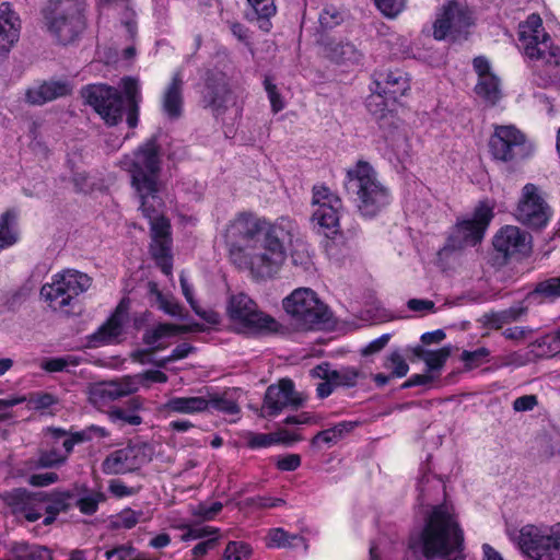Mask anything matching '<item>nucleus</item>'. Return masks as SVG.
Wrapping results in <instances>:
<instances>
[{
	"label": "nucleus",
	"mask_w": 560,
	"mask_h": 560,
	"mask_svg": "<svg viewBox=\"0 0 560 560\" xmlns=\"http://www.w3.org/2000/svg\"><path fill=\"white\" fill-rule=\"evenodd\" d=\"M131 187L140 200L139 210L149 221V254L165 276L173 271V235L171 220L163 213L164 200L160 196L161 158L155 137L139 145L133 158L126 162Z\"/></svg>",
	"instance_id": "1"
},
{
	"label": "nucleus",
	"mask_w": 560,
	"mask_h": 560,
	"mask_svg": "<svg viewBox=\"0 0 560 560\" xmlns=\"http://www.w3.org/2000/svg\"><path fill=\"white\" fill-rule=\"evenodd\" d=\"M408 549L424 560H465V535L454 509L445 503L432 506L421 530L410 535Z\"/></svg>",
	"instance_id": "2"
},
{
	"label": "nucleus",
	"mask_w": 560,
	"mask_h": 560,
	"mask_svg": "<svg viewBox=\"0 0 560 560\" xmlns=\"http://www.w3.org/2000/svg\"><path fill=\"white\" fill-rule=\"evenodd\" d=\"M120 85L122 94L110 85L100 83L84 86L81 95L109 127L117 126L122 120L125 97L126 122L133 129L139 124L141 86L139 80L133 77H124Z\"/></svg>",
	"instance_id": "3"
},
{
	"label": "nucleus",
	"mask_w": 560,
	"mask_h": 560,
	"mask_svg": "<svg viewBox=\"0 0 560 560\" xmlns=\"http://www.w3.org/2000/svg\"><path fill=\"white\" fill-rule=\"evenodd\" d=\"M343 187L364 218H375L392 202L389 188L378 179L377 172L364 160H359L346 171Z\"/></svg>",
	"instance_id": "4"
},
{
	"label": "nucleus",
	"mask_w": 560,
	"mask_h": 560,
	"mask_svg": "<svg viewBox=\"0 0 560 560\" xmlns=\"http://www.w3.org/2000/svg\"><path fill=\"white\" fill-rule=\"evenodd\" d=\"M86 9V0H47L42 16L57 44L68 46L79 40L88 25Z\"/></svg>",
	"instance_id": "5"
},
{
	"label": "nucleus",
	"mask_w": 560,
	"mask_h": 560,
	"mask_svg": "<svg viewBox=\"0 0 560 560\" xmlns=\"http://www.w3.org/2000/svg\"><path fill=\"white\" fill-rule=\"evenodd\" d=\"M494 218L493 207L487 200L480 201L470 218H457L450 228L444 245L439 249L440 257L460 252L467 246L480 244Z\"/></svg>",
	"instance_id": "6"
},
{
	"label": "nucleus",
	"mask_w": 560,
	"mask_h": 560,
	"mask_svg": "<svg viewBox=\"0 0 560 560\" xmlns=\"http://www.w3.org/2000/svg\"><path fill=\"white\" fill-rule=\"evenodd\" d=\"M226 315L240 331L250 335L277 334L282 328L276 318L262 312L256 301L244 292L229 296Z\"/></svg>",
	"instance_id": "7"
},
{
	"label": "nucleus",
	"mask_w": 560,
	"mask_h": 560,
	"mask_svg": "<svg viewBox=\"0 0 560 560\" xmlns=\"http://www.w3.org/2000/svg\"><path fill=\"white\" fill-rule=\"evenodd\" d=\"M476 25L475 11L465 2L450 0L438 12L432 36L435 40L466 42Z\"/></svg>",
	"instance_id": "8"
},
{
	"label": "nucleus",
	"mask_w": 560,
	"mask_h": 560,
	"mask_svg": "<svg viewBox=\"0 0 560 560\" xmlns=\"http://www.w3.org/2000/svg\"><path fill=\"white\" fill-rule=\"evenodd\" d=\"M91 281L85 273L66 270L54 275L50 283L43 284L40 296L52 311L71 314L79 295L88 291Z\"/></svg>",
	"instance_id": "9"
},
{
	"label": "nucleus",
	"mask_w": 560,
	"mask_h": 560,
	"mask_svg": "<svg viewBox=\"0 0 560 560\" xmlns=\"http://www.w3.org/2000/svg\"><path fill=\"white\" fill-rule=\"evenodd\" d=\"M518 40L525 56L529 59L560 66V48L553 45L551 36L545 32L538 14H530L524 23L520 24Z\"/></svg>",
	"instance_id": "10"
},
{
	"label": "nucleus",
	"mask_w": 560,
	"mask_h": 560,
	"mask_svg": "<svg viewBox=\"0 0 560 560\" xmlns=\"http://www.w3.org/2000/svg\"><path fill=\"white\" fill-rule=\"evenodd\" d=\"M284 311L300 325L312 327L330 320L328 306L323 303L315 291L308 288L295 289L282 301Z\"/></svg>",
	"instance_id": "11"
},
{
	"label": "nucleus",
	"mask_w": 560,
	"mask_h": 560,
	"mask_svg": "<svg viewBox=\"0 0 560 560\" xmlns=\"http://www.w3.org/2000/svg\"><path fill=\"white\" fill-rule=\"evenodd\" d=\"M516 220L532 230L545 229L552 218V209L540 195L537 185L527 183L515 210Z\"/></svg>",
	"instance_id": "12"
},
{
	"label": "nucleus",
	"mask_w": 560,
	"mask_h": 560,
	"mask_svg": "<svg viewBox=\"0 0 560 560\" xmlns=\"http://www.w3.org/2000/svg\"><path fill=\"white\" fill-rule=\"evenodd\" d=\"M152 460V447L148 443H129L127 446L110 452L102 462L105 475H126L140 469Z\"/></svg>",
	"instance_id": "13"
},
{
	"label": "nucleus",
	"mask_w": 560,
	"mask_h": 560,
	"mask_svg": "<svg viewBox=\"0 0 560 560\" xmlns=\"http://www.w3.org/2000/svg\"><path fill=\"white\" fill-rule=\"evenodd\" d=\"M201 101L215 118L222 117L233 103L231 78L218 67L207 69L203 77Z\"/></svg>",
	"instance_id": "14"
},
{
	"label": "nucleus",
	"mask_w": 560,
	"mask_h": 560,
	"mask_svg": "<svg viewBox=\"0 0 560 560\" xmlns=\"http://www.w3.org/2000/svg\"><path fill=\"white\" fill-rule=\"evenodd\" d=\"M517 545L533 560H560V535H544L534 525L521 528Z\"/></svg>",
	"instance_id": "15"
},
{
	"label": "nucleus",
	"mask_w": 560,
	"mask_h": 560,
	"mask_svg": "<svg viewBox=\"0 0 560 560\" xmlns=\"http://www.w3.org/2000/svg\"><path fill=\"white\" fill-rule=\"evenodd\" d=\"M526 137L514 126H495L489 139V153L493 160L512 162L525 155Z\"/></svg>",
	"instance_id": "16"
},
{
	"label": "nucleus",
	"mask_w": 560,
	"mask_h": 560,
	"mask_svg": "<svg viewBox=\"0 0 560 560\" xmlns=\"http://www.w3.org/2000/svg\"><path fill=\"white\" fill-rule=\"evenodd\" d=\"M492 245L495 259H500V265H505L513 258L518 260L530 253L532 237L517 226L504 225L493 236Z\"/></svg>",
	"instance_id": "17"
},
{
	"label": "nucleus",
	"mask_w": 560,
	"mask_h": 560,
	"mask_svg": "<svg viewBox=\"0 0 560 560\" xmlns=\"http://www.w3.org/2000/svg\"><path fill=\"white\" fill-rule=\"evenodd\" d=\"M43 491H31L26 488H13L0 494L3 504L16 518L34 523L43 516Z\"/></svg>",
	"instance_id": "18"
},
{
	"label": "nucleus",
	"mask_w": 560,
	"mask_h": 560,
	"mask_svg": "<svg viewBox=\"0 0 560 560\" xmlns=\"http://www.w3.org/2000/svg\"><path fill=\"white\" fill-rule=\"evenodd\" d=\"M303 399L295 392L294 383L290 378H282L277 385L268 386L264 397V409L268 417L279 416L283 409L291 407L298 409Z\"/></svg>",
	"instance_id": "19"
},
{
	"label": "nucleus",
	"mask_w": 560,
	"mask_h": 560,
	"mask_svg": "<svg viewBox=\"0 0 560 560\" xmlns=\"http://www.w3.org/2000/svg\"><path fill=\"white\" fill-rule=\"evenodd\" d=\"M138 390L135 377L125 376L120 381L105 382L95 385L90 392V401L102 409L112 407L114 401L129 396Z\"/></svg>",
	"instance_id": "20"
},
{
	"label": "nucleus",
	"mask_w": 560,
	"mask_h": 560,
	"mask_svg": "<svg viewBox=\"0 0 560 560\" xmlns=\"http://www.w3.org/2000/svg\"><path fill=\"white\" fill-rule=\"evenodd\" d=\"M373 78L374 88L393 102H397L398 97L406 95L411 89V79L401 69L375 72Z\"/></svg>",
	"instance_id": "21"
},
{
	"label": "nucleus",
	"mask_w": 560,
	"mask_h": 560,
	"mask_svg": "<svg viewBox=\"0 0 560 560\" xmlns=\"http://www.w3.org/2000/svg\"><path fill=\"white\" fill-rule=\"evenodd\" d=\"M129 310L130 300L122 298L105 323L100 326L94 338L104 342L118 338L124 332V326L128 322Z\"/></svg>",
	"instance_id": "22"
},
{
	"label": "nucleus",
	"mask_w": 560,
	"mask_h": 560,
	"mask_svg": "<svg viewBox=\"0 0 560 560\" xmlns=\"http://www.w3.org/2000/svg\"><path fill=\"white\" fill-rule=\"evenodd\" d=\"M267 222L266 219L258 218L252 212H241L229 224L228 237L253 241L262 233Z\"/></svg>",
	"instance_id": "23"
},
{
	"label": "nucleus",
	"mask_w": 560,
	"mask_h": 560,
	"mask_svg": "<svg viewBox=\"0 0 560 560\" xmlns=\"http://www.w3.org/2000/svg\"><path fill=\"white\" fill-rule=\"evenodd\" d=\"M21 21L9 2L0 4V56L7 55L19 40Z\"/></svg>",
	"instance_id": "24"
},
{
	"label": "nucleus",
	"mask_w": 560,
	"mask_h": 560,
	"mask_svg": "<svg viewBox=\"0 0 560 560\" xmlns=\"http://www.w3.org/2000/svg\"><path fill=\"white\" fill-rule=\"evenodd\" d=\"M184 80L180 71L173 73L162 95V110L171 120L178 119L184 112Z\"/></svg>",
	"instance_id": "25"
},
{
	"label": "nucleus",
	"mask_w": 560,
	"mask_h": 560,
	"mask_svg": "<svg viewBox=\"0 0 560 560\" xmlns=\"http://www.w3.org/2000/svg\"><path fill=\"white\" fill-rule=\"evenodd\" d=\"M371 92L365 100L368 112L375 117L381 129L397 128L398 118L395 110L388 107V96L372 86Z\"/></svg>",
	"instance_id": "26"
},
{
	"label": "nucleus",
	"mask_w": 560,
	"mask_h": 560,
	"mask_svg": "<svg viewBox=\"0 0 560 560\" xmlns=\"http://www.w3.org/2000/svg\"><path fill=\"white\" fill-rule=\"evenodd\" d=\"M71 93L72 85L68 81H44L37 88L27 89L25 98L31 105H43Z\"/></svg>",
	"instance_id": "27"
},
{
	"label": "nucleus",
	"mask_w": 560,
	"mask_h": 560,
	"mask_svg": "<svg viewBox=\"0 0 560 560\" xmlns=\"http://www.w3.org/2000/svg\"><path fill=\"white\" fill-rule=\"evenodd\" d=\"M324 54L331 62L340 66L360 63L363 55L350 40H337L335 38L324 44Z\"/></svg>",
	"instance_id": "28"
},
{
	"label": "nucleus",
	"mask_w": 560,
	"mask_h": 560,
	"mask_svg": "<svg viewBox=\"0 0 560 560\" xmlns=\"http://www.w3.org/2000/svg\"><path fill=\"white\" fill-rule=\"evenodd\" d=\"M244 18L249 23L257 24L258 28L268 33L272 28L271 18L277 13L275 0H246Z\"/></svg>",
	"instance_id": "29"
},
{
	"label": "nucleus",
	"mask_w": 560,
	"mask_h": 560,
	"mask_svg": "<svg viewBox=\"0 0 560 560\" xmlns=\"http://www.w3.org/2000/svg\"><path fill=\"white\" fill-rule=\"evenodd\" d=\"M340 210L341 209L330 208L316 209L311 218L316 233L322 234L331 241H335L337 236H340Z\"/></svg>",
	"instance_id": "30"
},
{
	"label": "nucleus",
	"mask_w": 560,
	"mask_h": 560,
	"mask_svg": "<svg viewBox=\"0 0 560 560\" xmlns=\"http://www.w3.org/2000/svg\"><path fill=\"white\" fill-rule=\"evenodd\" d=\"M318 371L323 372V376H327L328 380L334 381L336 388L355 387L359 380L363 377L362 372L355 366H342L339 370H335L327 361L318 364Z\"/></svg>",
	"instance_id": "31"
},
{
	"label": "nucleus",
	"mask_w": 560,
	"mask_h": 560,
	"mask_svg": "<svg viewBox=\"0 0 560 560\" xmlns=\"http://www.w3.org/2000/svg\"><path fill=\"white\" fill-rule=\"evenodd\" d=\"M43 512L50 514L67 513L73 505L75 492L70 489H54L51 491H43Z\"/></svg>",
	"instance_id": "32"
},
{
	"label": "nucleus",
	"mask_w": 560,
	"mask_h": 560,
	"mask_svg": "<svg viewBox=\"0 0 560 560\" xmlns=\"http://www.w3.org/2000/svg\"><path fill=\"white\" fill-rule=\"evenodd\" d=\"M560 298V276L551 277L536 283L535 288L525 295V302L539 305L553 302Z\"/></svg>",
	"instance_id": "33"
},
{
	"label": "nucleus",
	"mask_w": 560,
	"mask_h": 560,
	"mask_svg": "<svg viewBox=\"0 0 560 560\" xmlns=\"http://www.w3.org/2000/svg\"><path fill=\"white\" fill-rule=\"evenodd\" d=\"M284 256H275L264 250L252 255V273L256 278H272L284 262Z\"/></svg>",
	"instance_id": "34"
},
{
	"label": "nucleus",
	"mask_w": 560,
	"mask_h": 560,
	"mask_svg": "<svg viewBox=\"0 0 560 560\" xmlns=\"http://www.w3.org/2000/svg\"><path fill=\"white\" fill-rule=\"evenodd\" d=\"M168 412L196 415L208 410L207 398L202 396L171 397L164 405Z\"/></svg>",
	"instance_id": "35"
},
{
	"label": "nucleus",
	"mask_w": 560,
	"mask_h": 560,
	"mask_svg": "<svg viewBox=\"0 0 560 560\" xmlns=\"http://www.w3.org/2000/svg\"><path fill=\"white\" fill-rule=\"evenodd\" d=\"M19 241L18 213L13 209H8L0 215V253L14 246Z\"/></svg>",
	"instance_id": "36"
},
{
	"label": "nucleus",
	"mask_w": 560,
	"mask_h": 560,
	"mask_svg": "<svg viewBox=\"0 0 560 560\" xmlns=\"http://www.w3.org/2000/svg\"><path fill=\"white\" fill-rule=\"evenodd\" d=\"M80 497L74 499L73 504L78 508L81 514L92 516L98 511L101 503L106 501V494L96 489H91L86 486L79 488Z\"/></svg>",
	"instance_id": "37"
},
{
	"label": "nucleus",
	"mask_w": 560,
	"mask_h": 560,
	"mask_svg": "<svg viewBox=\"0 0 560 560\" xmlns=\"http://www.w3.org/2000/svg\"><path fill=\"white\" fill-rule=\"evenodd\" d=\"M264 238L261 243V248L271 253L275 256H284L287 257L284 244L282 241V236L284 233V228L281 223H270L267 222L266 229L262 231Z\"/></svg>",
	"instance_id": "38"
},
{
	"label": "nucleus",
	"mask_w": 560,
	"mask_h": 560,
	"mask_svg": "<svg viewBox=\"0 0 560 560\" xmlns=\"http://www.w3.org/2000/svg\"><path fill=\"white\" fill-rule=\"evenodd\" d=\"M11 553L14 560H52L49 548L26 541L14 542Z\"/></svg>",
	"instance_id": "39"
},
{
	"label": "nucleus",
	"mask_w": 560,
	"mask_h": 560,
	"mask_svg": "<svg viewBox=\"0 0 560 560\" xmlns=\"http://www.w3.org/2000/svg\"><path fill=\"white\" fill-rule=\"evenodd\" d=\"M25 399L28 410L39 412L40 415H52L51 408L58 405L59 399L56 395L48 392H32L27 395H19Z\"/></svg>",
	"instance_id": "40"
},
{
	"label": "nucleus",
	"mask_w": 560,
	"mask_h": 560,
	"mask_svg": "<svg viewBox=\"0 0 560 560\" xmlns=\"http://www.w3.org/2000/svg\"><path fill=\"white\" fill-rule=\"evenodd\" d=\"M108 435L109 433L105 428L92 424L81 431L68 432V438L63 439L62 448L71 454L74 445L90 442L94 436L103 439Z\"/></svg>",
	"instance_id": "41"
},
{
	"label": "nucleus",
	"mask_w": 560,
	"mask_h": 560,
	"mask_svg": "<svg viewBox=\"0 0 560 560\" xmlns=\"http://www.w3.org/2000/svg\"><path fill=\"white\" fill-rule=\"evenodd\" d=\"M475 93L488 104L495 105L502 97L499 77L493 73L478 79Z\"/></svg>",
	"instance_id": "42"
},
{
	"label": "nucleus",
	"mask_w": 560,
	"mask_h": 560,
	"mask_svg": "<svg viewBox=\"0 0 560 560\" xmlns=\"http://www.w3.org/2000/svg\"><path fill=\"white\" fill-rule=\"evenodd\" d=\"M131 401L135 402V399ZM137 408L133 404L126 408L114 406L107 410V416L112 423L119 427L139 425L142 423V417L136 412Z\"/></svg>",
	"instance_id": "43"
},
{
	"label": "nucleus",
	"mask_w": 560,
	"mask_h": 560,
	"mask_svg": "<svg viewBox=\"0 0 560 560\" xmlns=\"http://www.w3.org/2000/svg\"><path fill=\"white\" fill-rule=\"evenodd\" d=\"M312 205L317 206L316 209H342L341 198L324 184L313 186Z\"/></svg>",
	"instance_id": "44"
},
{
	"label": "nucleus",
	"mask_w": 560,
	"mask_h": 560,
	"mask_svg": "<svg viewBox=\"0 0 560 560\" xmlns=\"http://www.w3.org/2000/svg\"><path fill=\"white\" fill-rule=\"evenodd\" d=\"M208 412H219L228 416H236L241 412L238 402L228 393L214 394L207 398Z\"/></svg>",
	"instance_id": "45"
},
{
	"label": "nucleus",
	"mask_w": 560,
	"mask_h": 560,
	"mask_svg": "<svg viewBox=\"0 0 560 560\" xmlns=\"http://www.w3.org/2000/svg\"><path fill=\"white\" fill-rule=\"evenodd\" d=\"M48 446L49 448L40 450L38 453L36 462L38 468L58 467L65 464L70 455L65 448L57 447L56 445Z\"/></svg>",
	"instance_id": "46"
},
{
	"label": "nucleus",
	"mask_w": 560,
	"mask_h": 560,
	"mask_svg": "<svg viewBox=\"0 0 560 560\" xmlns=\"http://www.w3.org/2000/svg\"><path fill=\"white\" fill-rule=\"evenodd\" d=\"M346 11L335 4H326L319 13V25L324 31H330L343 23Z\"/></svg>",
	"instance_id": "47"
},
{
	"label": "nucleus",
	"mask_w": 560,
	"mask_h": 560,
	"mask_svg": "<svg viewBox=\"0 0 560 560\" xmlns=\"http://www.w3.org/2000/svg\"><path fill=\"white\" fill-rule=\"evenodd\" d=\"M352 422L342 421L336 424L332 428L319 431L313 439L312 444L316 445L318 443L332 444L336 443L345 432H348L353 429Z\"/></svg>",
	"instance_id": "48"
},
{
	"label": "nucleus",
	"mask_w": 560,
	"mask_h": 560,
	"mask_svg": "<svg viewBox=\"0 0 560 560\" xmlns=\"http://www.w3.org/2000/svg\"><path fill=\"white\" fill-rule=\"evenodd\" d=\"M82 362V359L77 355L67 354L63 357L48 358L45 359L40 368L48 373H56L66 371L69 366H78Z\"/></svg>",
	"instance_id": "49"
},
{
	"label": "nucleus",
	"mask_w": 560,
	"mask_h": 560,
	"mask_svg": "<svg viewBox=\"0 0 560 560\" xmlns=\"http://www.w3.org/2000/svg\"><path fill=\"white\" fill-rule=\"evenodd\" d=\"M266 539L269 548H288L293 546L294 540H300L302 537L296 534H290L281 527H275L269 529Z\"/></svg>",
	"instance_id": "50"
},
{
	"label": "nucleus",
	"mask_w": 560,
	"mask_h": 560,
	"mask_svg": "<svg viewBox=\"0 0 560 560\" xmlns=\"http://www.w3.org/2000/svg\"><path fill=\"white\" fill-rule=\"evenodd\" d=\"M253 556L252 546L242 540H231L226 544L222 560H249Z\"/></svg>",
	"instance_id": "51"
},
{
	"label": "nucleus",
	"mask_w": 560,
	"mask_h": 560,
	"mask_svg": "<svg viewBox=\"0 0 560 560\" xmlns=\"http://www.w3.org/2000/svg\"><path fill=\"white\" fill-rule=\"evenodd\" d=\"M149 291L156 296L159 307L167 315L182 316L183 306L173 298L165 296L155 282H149Z\"/></svg>",
	"instance_id": "52"
},
{
	"label": "nucleus",
	"mask_w": 560,
	"mask_h": 560,
	"mask_svg": "<svg viewBox=\"0 0 560 560\" xmlns=\"http://www.w3.org/2000/svg\"><path fill=\"white\" fill-rule=\"evenodd\" d=\"M450 357H451V346H444L438 350H429L428 354L423 361L427 366V372L440 373Z\"/></svg>",
	"instance_id": "53"
},
{
	"label": "nucleus",
	"mask_w": 560,
	"mask_h": 560,
	"mask_svg": "<svg viewBox=\"0 0 560 560\" xmlns=\"http://www.w3.org/2000/svg\"><path fill=\"white\" fill-rule=\"evenodd\" d=\"M176 324L160 323L152 329H147L142 336V341L147 346H153L162 338L176 336Z\"/></svg>",
	"instance_id": "54"
},
{
	"label": "nucleus",
	"mask_w": 560,
	"mask_h": 560,
	"mask_svg": "<svg viewBox=\"0 0 560 560\" xmlns=\"http://www.w3.org/2000/svg\"><path fill=\"white\" fill-rule=\"evenodd\" d=\"M229 259L236 268L252 271V255L243 246L229 243Z\"/></svg>",
	"instance_id": "55"
},
{
	"label": "nucleus",
	"mask_w": 560,
	"mask_h": 560,
	"mask_svg": "<svg viewBox=\"0 0 560 560\" xmlns=\"http://www.w3.org/2000/svg\"><path fill=\"white\" fill-rule=\"evenodd\" d=\"M383 366L390 370L392 376L401 378L407 375L409 365L398 351H393L385 360Z\"/></svg>",
	"instance_id": "56"
},
{
	"label": "nucleus",
	"mask_w": 560,
	"mask_h": 560,
	"mask_svg": "<svg viewBox=\"0 0 560 560\" xmlns=\"http://www.w3.org/2000/svg\"><path fill=\"white\" fill-rule=\"evenodd\" d=\"M408 0H373L375 8L387 19H395L407 7Z\"/></svg>",
	"instance_id": "57"
},
{
	"label": "nucleus",
	"mask_w": 560,
	"mask_h": 560,
	"mask_svg": "<svg viewBox=\"0 0 560 560\" xmlns=\"http://www.w3.org/2000/svg\"><path fill=\"white\" fill-rule=\"evenodd\" d=\"M264 88L270 102L271 112L278 114L283 110L285 102L269 75H266L264 79Z\"/></svg>",
	"instance_id": "58"
},
{
	"label": "nucleus",
	"mask_w": 560,
	"mask_h": 560,
	"mask_svg": "<svg viewBox=\"0 0 560 560\" xmlns=\"http://www.w3.org/2000/svg\"><path fill=\"white\" fill-rule=\"evenodd\" d=\"M278 443L279 440L275 433L249 432L246 438V445L250 450L267 448Z\"/></svg>",
	"instance_id": "59"
},
{
	"label": "nucleus",
	"mask_w": 560,
	"mask_h": 560,
	"mask_svg": "<svg viewBox=\"0 0 560 560\" xmlns=\"http://www.w3.org/2000/svg\"><path fill=\"white\" fill-rule=\"evenodd\" d=\"M489 355L490 351L488 348L479 347L472 351L464 350L460 354V359L464 362L466 369L472 370L486 362Z\"/></svg>",
	"instance_id": "60"
},
{
	"label": "nucleus",
	"mask_w": 560,
	"mask_h": 560,
	"mask_svg": "<svg viewBox=\"0 0 560 560\" xmlns=\"http://www.w3.org/2000/svg\"><path fill=\"white\" fill-rule=\"evenodd\" d=\"M529 305L530 304H527L524 299L523 301L510 306L509 308L499 311V313L503 319V323L509 325L520 320L522 317L527 315Z\"/></svg>",
	"instance_id": "61"
},
{
	"label": "nucleus",
	"mask_w": 560,
	"mask_h": 560,
	"mask_svg": "<svg viewBox=\"0 0 560 560\" xmlns=\"http://www.w3.org/2000/svg\"><path fill=\"white\" fill-rule=\"evenodd\" d=\"M292 262L294 266L301 267L307 271L313 265L312 256L308 252L306 244H296L291 253Z\"/></svg>",
	"instance_id": "62"
},
{
	"label": "nucleus",
	"mask_w": 560,
	"mask_h": 560,
	"mask_svg": "<svg viewBox=\"0 0 560 560\" xmlns=\"http://www.w3.org/2000/svg\"><path fill=\"white\" fill-rule=\"evenodd\" d=\"M546 339H547V334L535 341L534 347L537 348V355L551 358V357L558 354L560 351V343L556 342V340L547 341Z\"/></svg>",
	"instance_id": "63"
},
{
	"label": "nucleus",
	"mask_w": 560,
	"mask_h": 560,
	"mask_svg": "<svg viewBox=\"0 0 560 560\" xmlns=\"http://www.w3.org/2000/svg\"><path fill=\"white\" fill-rule=\"evenodd\" d=\"M136 548L130 545H120L107 550L105 557L107 560H133Z\"/></svg>",
	"instance_id": "64"
}]
</instances>
